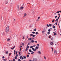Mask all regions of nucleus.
<instances>
[{"label": "nucleus", "mask_w": 61, "mask_h": 61, "mask_svg": "<svg viewBox=\"0 0 61 61\" xmlns=\"http://www.w3.org/2000/svg\"><path fill=\"white\" fill-rule=\"evenodd\" d=\"M9 31V27L7 26L5 29V32L6 33H8Z\"/></svg>", "instance_id": "nucleus-1"}, {"label": "nucleus", "mask_w": 61, "mask_h": 61, "mask_svg": "<svg viewBox=\"0 0 61 61\" xmlns=\"http://www.w3.org/2000/svg\"><path fill=\"white\" fill-rule=\"evenodd\" d=\"M30 36H33V37H35V36H36V35H33L32 34H31L30 35Z\"/></svg>", "instance_id": "nucleus-2"}, {"label": "nucleus", "mask_w": 61, "mask_h": 61, "mask_svg": "<svg viewBox=\"0 0 61 61\" xmlns=\"http://www.w3.org/2000/svg\"><path fill=\"white\" fill-rule=\"evenodd\" d=\"M54 54L55 55H56V54H57V51L55 50H54Z\"/></svg>", "instance_id": "nucleus-3"}, {"label": "nucleus", "mask_w": 61, "mask_h": 61, "mask_svg": "<svg viewBox=\"0 0 61 61\" xmlns=\"http://www.w3.org/2000/svg\"><path fill=\"white\" fill-rule=\"evenodd\" d=\"M26 15H27V14H26V13H25L24 15V17H25V16H26Z\"/></svg>", "instance_id": "nucleus-4"}, {"label": "nucleus", "mask_w": 61, "mask_h": 61, "mask_svg": "<svg viewBox=\"0 0 61 61\" xmlns=\"http://www.w3.org/2000/svg\"><path fill=\"white\" fill-rule=\"evenodd\" d=\"M38 54H41V52L40 51H39L38 52Z\"/></svg>", "instance_id": "nucleus-5"}, {"label": "nucleus", "mask_w": 61, "mask_h": 61, "mask_svg": "<svg viewBox=\"0 0 61 61\" xmlns=\"http://www.w3.org/2000/svg\"><path fill=\"white\" fill-rule=\"evenodd\" d=\"M53 33H54V36H56V33L55 32H53Z\"/></svg>", "instance_id": "nucleus-6"}, {"label": "nucleus", "mask_w": 61, "mask_h": 61, "mask_svg": "<svg viewBox=\"0 0 61 61\" xmlns=\"http://www.w3.org/2000/svg\"><path fill=\"white\" fill-rule=\"evenodd\" d=\"M50 44L51 45H53V44H54V43L53 42H51Z\"/></svg>", "instance_id": "nucleus-7"}, {"label": "nucleus", "mask_w": 61, "mask_h": 61, "mask_svg": "<svg viewBox=\"0 0 61 61\" xmlns=\"http://www.w3.org/2000/svg\"><path fill=\"white\" fill-rule=\"evenodd\" d=\"M28 49L27 48H26L25 50L26 51H27L28 50Z\"/></svg>", "instance_id": "nucleus-8"}, {"label": "nucleus", "mask_w": 61, "mask_h": 61, "mask_svg": "<svg viewBox=\"0 0 61 61\" xmlns=\"http://www.w3.org/2000/svg\"><path fill=\"white\" fill-rule=\"evenodd\" d=\"M58 19H56L55 21V22H58Z\"/></svg>", "instance_id": "nucleus-9"}, {"label": "nucleus", "mask_w": 61, "mask_h": 61, "mask_svg": "<svg viewBox=\"0 0 61 61\" xmlns=\"http://www.w3.org/2000/svg\"><path fill=\"white\" fill-rule=\"evenodd\" d=\"M24 8V7H20V9H23Z\"/></svg>", "instance_id": "nucleus-10"}, {"label": "nucleus", "mask_w": 61, "mask_h": 61, "mask_svg": "<svg viewBox=\"0 0 61 61\" xmlns=\"http://www.w3.org/2000/svg\"><path fill=\"white\" fill-rule=\"evenodd\" d=\"M50 32H48L47 33V34H48V35H49V34H50Z\"/></svg>", "instance_id": "nucleus-11"}, {"label": "nucleus", "mask_w": 61, "mask_h": 61, "mask_svg": "<svg viewBox=\"0 0 61 61\" xmlns=\"http://www.w3.org/2000/svg\"><path fill=\"white\" fill-rule=\"evenodd\" d=\"M35 34L36 35H37L38 34V33L37 32H36Z\"/></svg>", "instance_id": "nucleus-12"}, {"label": "nucleus", "mask_w": 61, "mask_h": 61, "mask_svg": "<svg viewBox=\"0 0 61 61\" xmlns=\"http://www.w3.org/2000/svg\"><path fill=\"white\" fill-rule=\"evenodd\" d=\"M31 42L32 43H34V41L33 40H32L31 41Z\"/></svg>", "instance_id": "nucleus-13"}, {"label": "nucleus", "mask_w": 61, "mask_h": 61, "mask_svg": "<svg viewBox=\"0 0 61 61\" xmlns=\"http://www.w3.org/2000/svg\"><path fill=\"white\" fill-rule=\"evenodd\" d=\"M29 46H28V45H27V47H26V48H29Z\"/></svg>", "instance_id": "nucleus-14"}, {"label": "nucleus", "mask_w": 61, "mask_h": 61, "mask_svg": "<svg viewBox=\"0 0 61 61\" xmlns=\"http://www.w3.org/2000/svg\"><path fill=\"white\" fill-rule=\"evenodd\" d=\"M49 25L50 27H51V26H52V24H49Z\"/></svg>", "instance_id": "nucleus-15"}, {"label": "nucleus", "mask_w": 61, "mask_h": 61, "mask_svg": "<svg viewBox=\"0 0 61 61\" xmlns=\"http://www.w3.org/2000/svg\"><path fill=\"white\" fill-rule=\"evenodd\" d=\"M7 41H9L10 40V39L9 38H8L7 40Z\"/></svg>", "instance_id": "nucleus-16"}, {"label": "nucleus", "mask_w": 61, "mask_h": 61, "mask_svg": "<svg viewBox=\"0 0 61 61\" xmlns=\"http://www.w3.org/2000/svg\"><path fill=\"white\" fill-rule=\"evenodd\" d=\"M17 57H16V56H15V59H17Z\"/></svg>", "instance_id": "nucleus-17"}, {"label": "nucleus", "mask_w": 61, "mask_h": 61, "mask_svg": "<svg viewBox=\"0 0 61 61\" xmlns=\"http://www.w3.org/2000/svg\"><path fill=\"white\" fill-rule=\"evenodd\" d=\"M60 23V22H59L58 25L59 26V28L60 29V26H59V23Z\"/></svg>", "instance_id": "nucleus-18"}, {"label": "nucleus", "mask_w": 61, "mask_h": 61, "mask_svg": "<svg viewBox=\"0 0 61 61\" xmlns=\"http://www.w3.org/2000/svg\"><path fill=\"white\" fill-rule=\"evenodd\" d=\"M29 55H27V57H29Z\"/></svg>", "instance_id": "nucleus-19"}, {"label": "nucleus", "mask_w": 61, "mask_h": 61, "mask_svg": "<svg viewBox=\"0 0 61 61\" xmlns=\"http://www.w3.org/2000/svg\"><path fill=\"white\" fill-rule=\"evenodd\" d=\"M31 40V38H29L28 39V40L29 41Z\"/></svg>", "instance_id": "nucleus-20"}, {"label": "nucleus", "mask_w": 61, "mask_h": 61, "mask_svg": "<svg viewBox=\"0 0 61 61\" xmlns=\"http://www.w3.org/2000/svg\"><path fill=\"white\" fill-rule=\"evenodd\" d=\"M33 30L36 31V29H35L34 30Z\"/></svg>", "instance_id": "nucleus-21"}, {"label": "nucleus", "mask_w": 61, "mask_h": 61, "mask_svg": "<svg viewBox=\"0 0 61 61\" xmlns=\"http://www.w3.org/2000/svg\"><path fill=\"white\" fill-rule=\"evenodd\" d=\"M23 58L24 59H25L26 58V56H24Z\"/></svg>", "instance_id": "nucleus-22"}, {"label": "nucleus", "mask_w": 61, "mask_h": 61, "mask_svg": "<svg viewBox=\"0 0 61 61\" xmlns=\"http://www.w3.org/2000/svg\"><path fill=\"white\" fill-rule=\"evenodd\" d=\"M42 34L43 35H45V32H42Z\"/></svg>", "instance_id": "nucleus-23"}, {"label": "nucleus", "mask_w": 61, "mask_h": 61, "mask_svg": "<svg viewBox=\"0 0 61 61\" xmlns=\"http://www.w3.org/2000/svg\"><path fill=\"white\" fill-rule=\"evenodd\" d=\"M29 52H32V51L31 50V49H30L29 50Z\"/></svg>", "instance_id": "nucleus-24"}, {"label": "nucleus", "mask_w": 61, "mask_h": 61, "mask_svg": "<svg viewBox=\"0 0 61 61\" xmlns=\"http://www.w3.org/2000/svg\"><path fill=\"white\" fill-rule=\"evenodd\" d=\"M33 51H36V49H34L33 50Z\"/></svg>", "instance_id": "nucleus-25"}, {"label": "nucleus", "mask_w": 61, "mask_h": 61, "mask_svg": "<svg viewBox=\"0 0 61 61\" xmlns=\"http://www.w3.org/2000/svg\"><path fill=\"white\" fill-rule=\"evenodd\" d=\"M55 21V20L54 19L52 20V23H54V21Z\"/></svg>", "instance_id": "nucleus-26"}, {"label": "nucleus", "mask_w": 61, "mask_h": 61, "mask_svg": "<svg viewBox=\"0 0 61 61\" xmlns=\"http://www.w3.org/2000/svg\"><path fill=\"white\" fill-rule=\"evenodd\" d=\"M22 56H21L20 57V59H21V58H22Z\"/></svg>", "instance_id": "nucleus-27"}, {"label": "nucleus", "mask_w": 61, "mask_h": 61, "mask_svg": "<svg viewBox=\"0 0 61 61\" xmlns=\"http://www.w3.org/2000/svg\"><path fill=\"white\" fill-rule=\"evenodd\" d=\"M6 59H4L3 60V61H6Z\"/></svg>", "instance_id": "nucleus-28"}, {"label": "nucleus", "mask_w": 61, "mask_h": 61, "mask_svg": "<svg viewBox=\"0 0 61 61\" xmlns=\"http://www.w3.org/2000/svg\"><path fill=\"white\" fill-rule=\"evenodd\" d=\"M33 46H31L30 47L31 48H33Z\"/></svg>", "instance_id": "nucleus-29"}, {"label": "nucleus", "mask_w": 61, "mask_h": 61, "mask_svg": "<svg viewBox=\"0 0 61 61\" xmlns=\"http://www.w3.org/2000/svg\"><path fill=\"white\" fill-rule=\"evenodd\" d=\"M38 47H37V46H36V49H38Z\"/></svg>", "instance_id": "nucleus-30"}, {"label": "nucleus", "mask_w": 61, "mask_h": 61, "mask_svg": "<svg viewBox=\"0 0 61 61\" xmlns=\"http://www.w3.org/2000/svg\"><path fill=\"white\" fill-rule=\"evenodd\" d=\"M19 5L18 6V9H19Z\"/></svg>", "instance_id": "nucleus-31"}, {"label": "nucleus", "mask_w": 61, "mask_h": 61, "mask_svg": "<svg viewBox=\"0 0 61 61\" xmlns=\"http://www.w3.org/2000/svg\"><path fill=\"white\" fill-rule=\"evenodd\" d=\"M48 31L49 32H50V31H51V30L50 29H49L48 30Z\"/></svg>", "instance_id": "nucleus-32"}, {"label": "nucleus", "mask_w": 61, "mask_h": 61, "mask_svg": "<svg viewBox=\"0 0 61 61\" xmlns=\"http://www.w3.org/2000/svg\"><path fill=\"white\" fill-rule=\"evenodd\" d=\"M32 33L33 34H35V32L34 31L32 32Z\"/></svg>", "instance_id": "nucleus-33"}, {"label": "nucleus", "mask_w": 61, "mask_h": 61, "mask_svg": "<svg viewBox=\"0 0 61 61\" xmlns=\"http://www.w3.org/2000/svg\"><path fill=\"white\" fill-rule=\"evenodd\" d=\"M6 54H8V51H7L6 52Z\"/></svg>", "instance_id": "nucleus-34"}, {"label": "nucleus", "mask_w": 61, "mask_h": 61, "mask_svg": "<svg viewBox=\"0 0 61 61\" xmlns=\"http://www.w3.org/2000/svg\"><path fill=\"white\" fill-rule=\"evenodd\" d=\"M35 49V48H34L33 47L32 48V50H34Z\"/></svg>", "instance_id": "nucleus-35"}, {"label": "nucleus", "mask_w": 61, "mask_h": 61, "mask_svg": "<svg viewBox=\"0 0 61 61\" xmlns=\"http://www.w3.org/2000/svg\"><path fill=\"white\" fill-rule=\"evenodd\" d=\"M34 42L35 43H37V41H35Z\"/></svg>", "instance_id": "nucleus-36"}, {"label": "nucleus", "mask_w": 61, "mask_h": 61, "mask_svg": "<svg viewBox=\"0 0 61 61\" xmlns=\"http://www.w3.org/2000/svg\"><path fill=\"white\" fill-rule=\"evenodd\" d=\"M13 61H15V59H13Z\"/></svg>", "instance_id": "nucleus-37"}, {"label": "nucleus", "mask_w": 61, "mask_h": 61, "mask_svg": "<svg viewBox=\"0 0 61 61\" xmlns=\"http://www.w3.org/2000/svg\"><path fill=\"white\" fill-rule=\"evenodd\" d=\"M46 25L48 27H49V25L48 24H47Z\"/></svg>", "instance_id": "nucleus-38"}, {"label": "nucleus", "mask_w": 61, "mask_h": 61, "mask_svg": "<svg viewBox=\"0 0 61 61\" xmlns=\"http://www.w3.org/2000/svg\"><path fill=\"white\" fill-rule=\"evenodd\" d=\"M38 19H40V16L39 17H38Z\"/></svg>", "instance_id": "nucleus-39"}, {"label": "nucleus", "mask_w": 61, "mask_h": 61, "mask_svg": "<svg viewBox=\"0 0 61 61\" xmlns=\"http://www.w3.org/2000/svg\"><path fill=\"white\" fill-rule=\"evenodd\" d=\"M11 53H10L9 54V56H10V55H11Z\"/></svg>", "instance_id": "nucleus-40"}, {"label": "nucleus", "mask_w": 61, "mask_h": 61, "mask_svg": "<svg viewBox=\"0 0 61 61\" xmlns=\"http://www.w3.org/2000/svg\"><path fill=\"white\" fill-rule=\"evenodd\" d=\"M27 45H30V43H28Z\"/></svg>", "instance_id": "nucleus-41"}, {"label": "nucleus", "mask_w": 61, "mask_h": 61, "mask_svg": "<svg viewBox=\"0 0 61 61\" xmlns=\"http://www.w3.org/2000/svg\"><path fill=\"white\" fill-rule=\"evenodd\" d=\"M44 59H46V57H45V56H44Z\"/></svg>", "instance_id": "nucleus-42"}, {"label": "nucleus", "mask_w": 61, "mask_h": 61, "mask_svg": "<svg viewBox=\"0 0 61 61\" xmlns=\"http://www.w3.org/2000/svg\"><path fill=\"white\" fill-rule=\"evenodd\" d=\"M51 40H53V38H51Z\"/></svg>", "instance_id": "nucleus-43"}, {"label": "nucleus", "mask_w": 61, "mask_h": 61, "mask_svg": "<svg viewBox=\"0 0 61 61\" xmlns=\"http://www.w3.org/2000/svg\"><path fill=\"white\" fill-rule=\"evenodd\" d=\"M16 55H17V51H16Z\"/></svg>", "instance_id": "nucleus-44"}, {"label": "nucleus", "mask_w": 61, "mask_h": 61, "mask_svg": "<svg viewBox=\"0 0 61 61\" xmlns=\"http://www.w3.org/2000/svg\"><path fill=\"white\" fill-rule=\"evenodd\" d=\"M18 61H21V60L20 59H19L18 60Z\"/></svg>", "instance_id": "nucleus-45"}, {"label": "nucleus", "mask_w": 61, "mask_h": 61, "mask_svg": "<svg viewBox=\"0 0 61 61\" xmlns=\"http://www.w3.org/2000/svg\"><path fill=\"white\" fill-rule=\"evenodd\" d=\"M34 39V38H31V40H33Z\"/></svg>", "instance_id": "nucleus-46"}, {"label": "nucleus", "mask_w": 61, "mask_h": 61, "mask_svg": "<svg viewBox=\"0 0 61 61\" xmlns=\"http://www.w3.org/2000/svg\"><path fill=\"white\" fill-rule=\"evenodd\" d=\"M31 55H33V54H34V53L33 52H31Z\"/></svg>", "instance_id": "nucleus-47"}, {"label": "nucleus", "mask_w": 61, "mask_h": 61, "mask_svg": "<svg viewBox=\"0 0 61 61\" xmlns=\"http://www.w3.org/2000/svg\"><path fill=\"white\" fill-rule=\"evenodd\" d=\"M56 13H59V11H58L57 12H56Z\"/></svg>", "instance_id": "nucleus-48"}, {"label": "nucleus", "mask_w": 61, "mask_h": 61, "mask_svg": "<svg viewBox=\"0 0 61 61\" xmlns=\"http://www.w3.org/2000/svg\"><path fill=\"white\" fill-rule=\"evenodd\" d=\"M49 38H51V36H49Z\"/></svg>", "instance_id": "nucleus-49"}, {"label": "nucleus", "mask_w": 61, "mask_h": 61, "mask_svg": "<svg viewBox=\"0 0 61 61\" xmlns=\"http://www.w3.org/2000/svg\"><path fill=\"white\" fill-rule=\"evenodd\" d=\"M51 49H52V51L53 52V51H54V50H53V48H52Z\"/></svg>", "instance_id": "nucleus-50"}, {"label": "nucleus", "mask_w": 61, "mask_h": 61, "mask_svg": "<svg viewBox=\"0 0 61 61\" xmlns=\"http://www.w3.org/2000/svg\"><path fill=\"white\" fill-rule=\"evenodd\" d=\"M55 26H53V28H55Z\"/></svg>", "instance_id": "nucleus-51"}, {"label": "nucleus", "mask_w": 61, "mask_h": 61, "mask_svg": "<svg viewBox=\"0 0 61 61\" xmlns=\"http://www.w3.org/2000/svg\"><path fill=\"white\" fill-rule=\"evenodd\" d=\"M55 24H56V25H57V22H56L55 23Z\"/></svg>", "instance_id": "nucleus-52"}, {"label": "nucleus", "mask_w": 61, "mask_h": 61, "mask_svg": "<svg viewBox=\"0 0 61 61\" xmlns=\"http://www.w3.org/2000/svg\"><path fill=\"white\" fill-rule=\"evenodd\" d=\"M23 59H24V58H23V57H22L21 58V60H23Z\"/></svg>", "instance_id": "nucleus-53"}, {"label": "nucleus", "mask_w": 61, "mask_h": 61, "mask_svg": "<svg viewBox=\"0 0 61 61\" xmlns=\"http://www.w3.org/2000/svg\"><path fill=\"white\" fill-rule=\"evenodd\" d=\"M57 17V16H56L55 17V18H56Z\"/></svg>", "instance_id": "nucleus-54"}, {"label": "nucleus", "mask_w": 61, "mask_h": 61, "mask_svg": "<svg viewBox=\"0 0 61 61\" xmlns=\"http://www.w3.org/2000/svg\"><path fill=\"white\" fill-rule=\"evenodd\" d=\"M8 3V2H5V4H7V3Z\"/></svg>", "instance_id": "nucleus-55"}, {"label": "nucleus", "mask_w": 61, "mask_h": 61, "mask_svg": "<svg viewBox=\"0 0 61 61\" xmlns=\"http://www.w3.org/2000/svg\"><path fill=\"white\" fill-rule=\"evenodd\" d=\"M59 17H60V16H59V17L58 18H57V19H59Z\"/></svg>", "instance_id": "nucleus-56"}, {"label": "nucleus", "mask_w": 61, "mask_h": 61, "mask_svg": "<svg viewBox=\"0 0 61 61\" xmlns=\"http://www.w3.org/2000/svg\"><path fill=\"white\" fill-rule=\"evenodd\" d=\"M35 46H36V45H33V47H35Z\"/></svg>", "instance_id": "nucleus-57"}, {"label": "nucleus", "mask_w": 61, "mask_h": 61, "mask_svg": "<svg viewBox=\"0 0 61 61\" xmlns=\"http://www.w3.org/2000/svg\"><path fill=\"white\" fill-rule=\"evenodd\" d=\"M21 53V52H19V54H20V53Z\"/></svg>", "instance_id": "nucleus-58"}, {"label": "nucleus", "mask_w": 61, "mask_h": 61, "mask_svg": "<svg viewBox=\"0 0 61 61\" xmlns=\"http://www.w3.org/2000/svg\"><path fill=\"white\" fill-rule=\"evenodd\" d=\"M21 50H22V49H21V48H20V51H21Z\"/></svg>", "instance_id": "nucleus-59"}, {"label": "nucleus", "mask_w": 61, "mask_h": 61, "mask_svg": "<svg viewBox=\"0 0 61 61\" xmlns=\"http://www.w3.org/2000/svg\"><path fill=\"white\" fill-rule=\"evenodd\" d=\"M26 37H27V38H28V36H27Z\"/></svg>", "instance_id": "nucleus-60"}, {"label": "nucleus", "mask_w": 61, "mask_h": 61, "mask_svg": "<svg viewBox=\"0 0 61 61\" xmlns=\"http://www.w3.org/2000/svg\"><path fill=\"white\" fill-rule=\"evenodd\" d=\"M2 58H5V56H3V57H2Z\"/></svg>", "instance_id": "nucleus-61"}, {"label": "nucleus", "mask_w": 61, "mask_h": 61, "mask_svg": "<svg viewBox=\"0 0 61 61\" xmlns=\"http://www.w3.org/2000/svg\"><path fill=\"white\" fill-rule=\"evenodd\" d=\"M37 45L38 46H39V44H37Z\"/></svg>", "instance_id": "nucleus-62"}, {"label": "nucleus", "mask_w": 61, "mask_h": 61, "mask_svg": "<svg viewBox=\"0 0 61 61\" xmlns=\"http://www.w3.org/2000/svg\"><path fill=\"white\" fill-rule=\"evenodd\" d=\"M24 43H22V45H24Z\"/></svg>", "instance_id": "nucleus-63"}, {"label": "nucleus", "mask_w": 61, "mask_h": 61, "mask_svg": "<svg viewBox=\"0 0 61 61\" xmlns=\"http://www.w3.org/2000/svg\"><path fill=\"white\" fill-rule=\"evenodd\" d=\"M29 61H31V60H29Z\"/></svg>", "instance_id": "nucleus-64"}]
</instances>
